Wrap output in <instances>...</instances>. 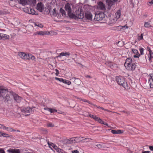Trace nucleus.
Instances as JSON below:
<instances>
[{
	"mask_svg": "<svg viewBox=\"0 0 153 153\" xmlns=\"http://www.w3.org/2000/svg\"><path fill=\"white\" fill-rule=\"evenodd\" d=\"M80 139H82V140H86V142H88V141L89 140V139H86V138H85V139H84V138H83V137H80Z\"/></svg>",
	"mask_w": 153,
	"mask_h": 153,
	"instance_id": "52",
	"label": "nucleus"
},
{
	"mask_svg": "<svg viewBox=\"0 0 153 153\" xmlns=\"http://www.w3.org/2000/svg\"><path fill=\"white\" fill-rule=\"evenodd\" d=\"M125 27H126V28H128V27L126 26H119L116 27V28H117V30H121V29L125 28Z\"/></svg>",
	"mask_w": 153,
	"mask_h": 153,
	"instance_id": "33",
	"label": "nucleus"
},
{
	"mask_svg": "<svg viewBox=\"0 0 153 153\" xmlns=\"http://www.w3.org/2000/svg\"><path fill=\"white\" fill-rule=\"evenodd\" d=\"M8 92L6 89L4 88L3 87H0V97L5 96L6 94L8 93Z\"/></svg>",
	"mask_w": 153,
	"mask_h": 153,
	"instance_id": "8",
	"label": "nucleus"
},
{
	"mask_svg": "<svg viewBox=\"0 0 153 153\" xmlns=\"http://www.w3.org/2000/svg\"><path fill=\"white\" fill-rule=\"evenodd\" d=\"M10 94H11L10 92H9L7 93L6 97V99L7 101L10 100L13 97H11L10 96Z\"/></svg>",
	"mask_w": 153,
	"mask_h": 153,
	"instance_id": "30",
	"label": "nucleus"
},
{
	"mask_svg": "<svg viewBox=\"0 0 153 153\" xmlns=\"http://www.w3.org/2000/svg\"><path fill=\"white\" fill-rule=\"evenodd\" d=\"M50 13L51 16L53 17L57 16L56 12V10L54 9L52 11H50Z\"/></svg>",
	"mask_w": 153,
	"mask_h": 153,
	"instance_id": "19",
	"label": "nucleus"
},
{
	"mask_svg": "<svg viewBox=\"0 0 153 153\" xmlns=\"http://www.w3.org/2000/svg\"><path fill=\"white\" fill-rule=\"evenodd\" d=\"M10 96L11 97H13L14 100L17 102H19L22 99V98L16 94H10Z\"/></svg>",
	"mask_w": 153,
	"mask_h": 153,
	"instance_id": "6",
	"label": "nucleus"
},
{
	"mask_svg": "<svg viewBox=\"0 0 153 153\" xmlns=\"http://www.w3.org/2000/svg\"><path fill=\"white\" fill-rule=\"evenodd\" d=\"M36 3V0H28V4L31 6H34Z\"/></svg>",
	"mask_w": 153,
	"mask_h": 153,
	"instance_id": "23",
	"label": "nucleus"
},
{
	"mask_svg": "<svg viewBox=\"0 0 153 153\" xmlns=\"http://www.w3.org/2000/svg\"><path fill=\"white\" fill-rule=\"evenodd\" d=\"M153 4V0H151L150 1H149L148 3L147 4L149 5H151Z\"/></svg>",
	"mask_w": 153,
	"mask_h": 153,
	"instance_id": "45",
	"label": "nucleus"
},
{
	"mask_svg": "<svg viewBox=\"0 0 153 153\" xmlns=\"http://www.w3.org/2000/svg\"><path fill=\"white\" fill-rule=\"evenodd\" d=\"M2 33H0V40L2 39Z\"/></svg>",
	"mask_w": 153,
	"mask_h": 153,
	"instance_id": "61",
	"label": "nucleus"
},
{
	"mask_svg": "<svg viewBox=\"0 0 153 153\" xmlns=\"http://www.w3.org/2000/svg\"><path fill=\"white\" fill-rule=\"evenodd\" d=\"M60 12L63 16H65V11L62 9H60Z\"/></svg>",
	"mask_w": 153,
	"mask_h": 153,
	"instance_id": "36",
	"label": "nucleus"
},
{
	"mask_svg": "<svg viewBox=\"0 0 153 153\" xmlns=\"http://www.w3.org/2000/svg\"><path fill=\"white\" fill-rule=\"evenodd\" d=\"M24 10L26 13L32 14H35L34 10L33 9H28V8H25L24 9Z\"/></svg>",
	"mask_w": 153,
	"mask_h": 153,
	"instance_id": "14",
	"label": "nucleus"
},
{
	"mask_svg": "<svg viewBox=\"0 0 153 153\" xmlns=\"http://www.w3.org/2000/svg\"><path fill=\"white\" fill-rule=\"evenodd\" d=\"M62 82L68 85H71V81L66 79H63Z\"/></svg>",
	"mask_w": 153,
	"mask_h": 153,
	"instance_id": "32",
	"label": "nucleus"
},
{
	"mask_svg": "<svg viewBox=\"0 0 153 153\" xmlns=\"http://www.w3.org/2000/svg\"><path fill=\"white\" fill-rule=\"evenodd\" d=\"M35 26L42 28L43 27V25L41 23H36L34 24Z\"/></svg>",
	"mask_w": 153,
	"mask_h": 153,
	"instance_id": "35",
	"label": "nucleus"
},
{
	"mask_svg": "<svg viewBox=\"0 0 153 153\" xmlns=\"http://www.w3.org/2000/svg\"><path fill=\"white\" fill-rule=\"evenodd\" d=\"M115 80L118 85L122 86L125 89L127 90L129 89V87L124 77L121 76H116Z\"/></svg>",
	"mask_w": 153,
	"mask_h": 153,
	"instance_id": "1",
	"label": "nucleus"
},
{
	"mask_svg": "<svg viewBox=\"0 0 153 153\" xmlns=\"http://www.w3.org/2000/svg\"><path fill=\"white\" fill-rule=\"evenodd\" d=\"M149 149L151 151H153V146H150Z\"/></svg>",
	"mask_w": 153,
	"mask_h": 153,
	"instance_id": "56",
	"label": "nucleus"
},
{
	"mask_svg": "<svg viewBox=\"0 0 153 153\" xmlns=\"http://www.w3.org/2000/svg\"><path fill=\"white\" fill-rule=\"evenodd\" d=\"M144 27L146 28H148L152 27V25L150 22H145L144 23Z\"/></svg>",
	"mask_w": 153,
	"mask_h": 153,
	"instance_id": "29",
	"label": "nucleus"
},
{
	"mask_svg": "<svg viewBox=\"0 0 153 153\" xmlns=\"http://www.w3.org/2000/svg\"><path fill=\"white\" fill-rule=\"evenodd\" d=\"M76 138L75 137L72 138H71V140L72 143H74L76 142Z\"/></svg>",
	"mask_w": 153,
	"mask_h": 153,
	"instance_id": "40",
	"label": "nucleus"
},
{
	"mask_svg": "<svg viewBox=\"0 0 153 153\" xmlns=\"http://www.w3.org/2000/svg\"><path fill=\"white\" fill-rule=\"evenodd\" d=\"M85 16L87 19L91 20L92 19V15L90 12H87L85 13Z\"/></svg>",
	"mask_w": 153,
	"mask_h": 153,
	"instance_id": "16",
	"label": "nucleus"
},
{
	"mask_svg": "<svg viewBox=\"0 0 153 153\" xmlns=\"http://www.w3.org/2000/svg\"><path fill=\"white\" fill-rule=\"evenodd\" d=\"M149 82L150 85V86L151 88H153V79L152 78L151 76L149 78Z\"/></svg>",
	"mask_w": 153,
	"mask_h": 153,
	"instance_id": "24",
	"label": "nucleus"
},
{
	"mask_svg": "<svg viewBox=\"0 0 153 153\" xmlns=\"http://www.w3.org/2000/svg\"><path fill=\"white\" fill-rule=\"evenodd\" d=\"M117 21V19L115 18H111L109 19V21L108 22V24L110 25H112L116 23Z\"/></svg>",
	"mask_w": 153,
	"mask_h": 153,
	"instance_id": "15",
	"label": "nucleus"
},
{
	"mask_svg": "<svg viewBox=\"0 0 153 153\" xmlns=\"http://www.w3.org/2000/svg\"><path fill=\"white\" fill-rule=\"evenodd\" d=\"M96 107L97 108H100V109H102V110H105V111H108V110H107L106 109H105L104 108H103L102 107H100L99 106H96Z\"/></svg>",
	"mask_w": 153,
	"mask_h": 153,
	"instance_id": "47",
	"label": "nucleus"
},
{
	"mask_svg": "<svg viewBox=\"0 0 153 153\" xmlns=\"http://www.w3.org/2000/svg\"><path fill=\"white\" fill-rule=\"evenodd\" d=\"M72 79L74 80V82L75 84L77 85L79 84L80 80L79 79L74 77Z\"/></svg>",
	"mask_w": 153,
	"mask_h": 153,
	"instance_id": "26",
	"label": "nucleus"
},
{
	"mask_svg": "<svg viewBox=\"0 0 153 153\" xmlns=\"http://www.w3.org/2000/svg\"><path fill=\"white\" fill-rule=\"evenodd\" d=\"M11 153H20V151L19 149H11L8 150Z\"/></svg>",
	"mask_w": 153,
	"mask_h": 153,
	"instance_id": "21",
	"label": "nucleus"
},
{
	"mask_svg": "<svg viewBox=\"0 0 153 153\" xmlns=\"http://www.w3.org/2000/svg\"><path fill=\"white\" fill-rule=\"evenodd\" d=\"M149 54H150V59L152 58L153 57V53L152 51L149 52Z\"/></svg>",
	"mask_w": 153,
	"mask_h": 153,
	"instance_id": "44",
	"label": "nucleus"
},
{
	"mask_svg": "<svg viewBox=\"0 0 153 153\" xmlns=\"http://www.w3.org/2000/svg\"><path fill=\"white\" fill-rule=\"evenodd\" d=\"M45 110H47L49 111L51 113H54L57 112V110L54 108H44Z\"/></svg>",
	"mask_w": 153,
	"mask_h": 153,
	"instance_id": "25",
	"label": "nucleus"
},
{
	"mask_svg": "<svg viewBox=\"0 0 153 153\" xmlns=\"http://www.w3.org/2000/svg\"><path fill=\"white\" fill-rule=\"evenodd\" d=\"M20 4L23 5H25L28 4V0H19Z\"/></svg>",
	"mask_w": 153,
	"mask_h": 153,
	"instance_id": "27",
	"label": "nucleus"
},
{
	"mask_svg": "<svg viewBox=\"0 0 153 153\" xmlns=\"http://www.w3.org/2000/svg\"><path fill=\"white\" fill-rule=\"evenodd\" d=\"M47 126L48 127H52L54 126V125L52 123H49L47 124Z\"/></svg>",
	"mask_w": 153,
	"mask_h": 153,
	"instance_id": "38",
	"label": "nucleus"
},
{
	"mask_svg": "<svg viewBox=\"0 0 153 153\" xmlns=\"http://www.w3.org/2000/svg\"><path fill=\"white\" fill-rule=\"evenodd\" d=\"M105 17L104 14L103 13L101 12L98 14H96L95 16V19L97 21L102 20Z\"/></svg>",
	"mask_w": 153,
	"mask_h": 153,
	"instance_id": "4",
	"label": "nucleus"
},
{
	"mask_svg": "<svg viewBox=\"0 0 153 153\" xmlns=\"http://www.w3.org/2000/svg\"><path fill=\"white\" fill-rule=\"evenodd\" d=\"M96 146L98 148H100L101 146L100 145V144H98Z\"/></svg>",
	"mask_w": 153,
	"mask_h": 153,
	"instance_id": "60",
	"label": "nucleus"
},
{
	"mask_svg": "<svg viewBox=\"0 0 153 153\" xmlns=\"http://www.w3.org/2000/svg\"><path fill=\"white\" fill-rule=\"evenodd\" d=\"M2 134L3 135H2V136H3V137H9V135L6 133H4L2 132Z\"/></svg>",
	"mask_w": 153,
	"mask_h": 153,
	"instance_id": "46",
	"label": "nucleus"
},
{
	"mask_svg": "<svg viewBox=\"0 0 153 153\" xmlns=\"http://www.w3.org/2000/svg\"><path fill=\"white\" fill-rule=\"evenodd\" d=\"M143 33H142L140 36H138L137 37V39L138 40H140L143 39Z\"/></svg>",
	"mask_w": 153,
	"mask_h": 153,
	"instance_id": "37",
	"label": "nucleus"
},
{
	"mask_svg": "<svg viewBox=\"0 0 153 153\" xmlns=\"http://www.w3.org/2000/svg\"><path fill=\"white\" fill-rule=\"evenodd\" d=\"M4 127H5V126H4V125H3L1 124H0V128L2 129L3 130H5V129H4V128H3Z\"/></svg>",
	"mask_w": 153,
	"mask_h": 153,
	"instance_id": "53",
	"label": "nucleus"
},
{
	"mask_svg": "<svg viewBox=\"0 0 153 153\" xmlns=\"http://www.w3.org/2000/svg\"><path fill=\"white\" fill-rule=\"evenodd\" d=\"M2 132H1V131H0V137L2 136V135H3Z\"/></svg>",
	"mask_w": 153,
	"mask_h": 153,
	"instance_id": "63",
	"label": "nucleus"
},
{
	"mask_svg": "<svg viewBox=\"0 0 153 153\" xmlns=\"http://www.w3.org/2000/svg\"><path fill=\"white\" fill-rule=\"evenodd\" d=\"M51 32H49L47 31H37L35 32L33 35L36 36V35H41V36H44L46 35H49L50 34H51Z\"/></svg>",
	"mask_w": 153,
	"mask_h": 153,
	"instance_id": "3",
	"label": "nucleus"
},
{
	"mask_svg": "<svg viewBox=\"0 0 153 153\" xmlns=\"http://www.w3.org/2000/svg\"><path fill=\"white\" fill-rule=\"evenodd\" d=\"M70 54L66 52H62L60 53L59 55L58 56V57H61L62 56H69Z\"/></svg>",
	"mask_w": 153,
	"mask_h": 153,
	"instance_id": "22",
	"label": "nucleus"
},
{
	"mask_svg": "<svg viewBox=\"0 0 153 153\" xmlns=\"http://www.w3.org/2000/svg\"><path fill=\"white\" fill-rule=\"evenodd\" d=\"M124 65L126 69L130 71L134 70L136 66L135 64L132 62L131 58H130L126 59Z\"/></svg>",
	"mask_w": 153,
	"mask_h": 153,
	"instance_id": "2",
	"label": "nucleus"
},
{
	"mask_svg": "<svg viewBox=\"0 0 153 153\" xmlns=\"http://www.w3.org/2000/svg\"><path fill=\"white\" fill-rule=\"evenodd\" d=\"M132 52L134 54H136V55L134 56V58H138L139 57L140 55L139 53L138 52V51L137 50L134 49H131Z\"/></svg>",
	"mask_w": 153,
	"mask_h": 153,
	"instance_id": "17",
	"label": "nucleus"
},
{
	"mask_svg": "<svg viewBox=\"0 0 153 153\" xmlns=\"http://www.w3.org/2000/svg\"><path fill=\"white\" fill-rule=\"evenodd\" d=\"M96 121H98L99 123L101 124L103 123V121L101 120L100 118L98 117V119H97Z\"/></svg>",
	"mask_w": 153,
	"mask_h": 153,
	"instance_id": "42",
	"label": "nucleus"
},
{
	"mask_svg": "<svg viewBox=\"0 0 153 153\" xmlns=\"http://www.w3.org/2000/svg\"><path fill=\"white\" fill-rule=\"evenodd\" d=\"M78 13H76L75 16L79 19H83L84 16V13L82 11H78Z\"/></svg>",
	"mask_w": 153,
	"mask_h": 153,
	"instance_id": "12",
	"label": "nucleus"
},
{
	"mask_svg": "<svg viewBox=\"0 0 153 153\" xmlns=\"http://www.w3.org/2000/svg\"><path fill=\"white\" fill-rule=\"evenodd\" d=\"M114 4V3L113 1L110 2V3L109 4V5H110L111 4V5L113 4Z\"/></svg>",
	"mask_w": 153,
	"mask_h": 153,
	"instance_id": "58",
	"label": "nucleus"
},
{
	"mask_svg": "<svg viewBox=\"0 0 153 153\" xmlns=\"http://www.w3.org/2000/svg\"><path fill=\"white\" fill-rule=\"evenodd\" d=\"M66 142L68 144H71L72 143L71 140V139H68L66 140Z\"/></svg>",
	"mask_w": 153,
	"mask_h": 153,
	"instance_id": "48",
	"label": "nucleus"
},
{
	"mask_svg": "<svg viewBox=\"0 0 153 153\" xmlns=\"http://www.w3.org/2000/svg\"><path fill=\"white\" fill-rule=\"evenodd\" d=\"M65 9L66 11L68 12V14L69 16H70L71 13V10L70 4L68 3L65 4Z\"/></svg>",
	"mask_w": 153,
	"mask_h": 153,
	"instance_id": "9",
	"label": "nucleus"
},
{
	"mask_svg": "<svg viewBox=\"0 0 153 153\" xmlns=\"http://www.w3.org/2000/svg\"><path fill=\"white\" fill-rule=\"evenodd\" d=\"M117 134H120L123 133V131L120 130H117Z\"/></svg>",
	"mask_w": 153,
	"mask_h": 153,
	"instance_id": "49",
	"label": "nucleus"
},
{
	"mask_svg": "<svg viewBox=\"0 0 153 153\" xmlns=\"http://www.w3.org/2000/svg\"><path fill=\"white\" fill-rule=\"evenodd\" d=\"M85 77L86 78H91V77L89 75H86L85 76Z\"/></svg>",
	"mask_w": 153,
	"mask_h": 153,
	"instance_id": "62",
	"label": "nucleus"
},
{
	"mask_svg": "<svg viewBox=\"0 0 153 153\" xmlns=\"http://www.w3.org/2000/svg\"><path fill=\"white\" fill-rule=\"evenodd\" d=\"M37 9L40 12H42L44 9V6L42 3H38L36 7Z\"/></svg>",
	"mask_w": 153,
	"mask_h": 153,
	"instance_id": "10",
	"label": "nucleus"
},
{
	"mask_svg": "<svg viewBox=\"0 0 153 153\" xmlns=\"http://www.w3.org/2000/svg\"><path fill=\"white\" fill-rule=\"evenodd\" d=\"M51 146L53 148L56 150V151L59 153H63V150L58 148L56 145L52 143Z\"/></svg>",
	"mask_w": 153,
	"mask_h": 153,
	"instance_id": "11",
	"label": "nucleus"
},
{
	"mask_svg": "<svg viewBox=\"0 0 153 153\" xmlns=\"http://www.w3.org/2000/svg\"><path fill=\"white\" fill-rule=\"evenodd\" d=\"M121 12L120 10H119L116 13L115 15V18L117 20L120 18L121 15Z\"/></svg>",
	"mask_w": 153,
	"mask_h": 153,
	"instance_id": "20",
	"label": "nucleus"
},
{
	"mask_svg": "<svg viewBox=\"0 0 153 153\" xmlns=\"http://www.w3.org/2000/svg\"><path fill=\"white\" fill-rule=\"evenodd\" d=\"M9 38V36L8 35L2 33V39L5 40Z\"/></svg>",
	"mask_w": 153,
	"mask_h": 153,
	"instance_id": "31",
	"label": "nucleus"
},
{
	"mask_svg": "<svg viewBox=\"0 0 153 153\" xmlns=\"http://www.w3.org/2000/svg\"><path fill=\"white\" fill-rule=\"evenodd\" d=\"M142 153H150V152L149 151H143Z\"/></svg>",
	"mask_w": 153,
	"mask_h": 153,
	"instance_id": "55",
	"label": "nucleus"
},
{
	"mask_svg": "<svg viewBox=\"0 0 153 153\" xmlns=\"http://www.w3.org/2000/svg\"><path fill=\"white\" fill-rule=\"evenodd\" d=\"M139 50L141 54L142 55H143L144 54V49L143 48H140Z\"/></svg>",
	"mask_w": 153,
	"mask_h": 153,
	"instance_id": "41",
	"label": "nucleus"
},
{
	"mask_svg": "<svg viewBox=\"0 0 153 153\" xmlns=\"http://www.w3.org/2000/svg\"><path fill=\"white\" fill-rule=\"evenodd\" d=\"M97 8L98 9L103 11L105 9V5L101 1H100L98 3Z\"/></svg>",
	"mask_w": 153,
	"mask_h": 153,
	"instance_id": "7",
	"label": "nucleus"
},
{
	"mask_svg": "<svg viewBox=\"0 0 153 153\" xmlns=\"http://www.w3.org/2000/svg\"><path fill=\"white\" fill-rule=\"evenodd\" d=\"M89 116L91 118H93L95 120H97V119H98V117L95 115L91 114H90L89 115Z\"/></svg>",
	"mask_w": 153,
	"mask_h": 153,
	"instance_id": "34",
	"label": "nucleus"
},
{
	"mask_svg": "<svg viewBox=\"0 0 153 153\" xmlns=\"http://www.w3.org/2000/svg\"><path fill=\"white\" fill-rule=\"evenodd\" d=\"M130 129L133 131L136 134H137V129L135 128H132V129Z\"/></svg>",
	"mask_w": 153,
	"mask_h": 153,
	"instance_id": "39",
	"label": "nucleus"
},
{
	"mask_svg": "<svg viewBox=\"0 0 153 153\" xmlns=\"http://www.w3.org/2000/svg\"><path fill=\"white\" fill-rule=\"evenodd\" d=\"M55 70L56 72V76H58V74H59V71L57 69H56Z\"/></svg>",
	"mask_w": 153,
	"mask_h": 153,
	"instance_id": "50",
	"label": "nucleus"
},
{
	"mask_svg": "<svg viewBox=\"0 0 153 153\" xmlns=\"http://www.w3.org/2000/svg\"><path fill=\"white\" fill-rule=\"evenodd\" d=\"M55 79L56 80H58L60 82H62L63 81V79L62 78H58L56 77L55 78Z\"/></svg>",
	"mask_w": 153,
	"mask_h": 153,
	"instance_id": "43",
	"label": "nucleus"
},
{
	"mask_svg": "<svg viewBox=\"0 0 153 153\" xmlns=\"http://www.w3.org/2000/svg\"><path fill=\"white\" fill-rule=\"evenodd\" d=\"M111 133L113 134H117V131L115 130H112L111 131Z\"/></svg>",
	"mask_w": 153,
	"mask_h": 153,
	"instance_id": "51",
	"label": "nucleus"
},
{
	"mask_svg": "<svg viewBox=\"0 0 153 153\" xmlns=\"http://www.w3.org/2000/svg\"><path fill=\"white\" fill-rule=\"evenodd\" d=\"M147 50L149 51V52L151 51H152L151 50L150 48L149 47H147Z\"/></svg>",
	"mask_w": 153,
	"mask_h": 153,
	"instance_id": "57",
	"label": "nucleus"
},
{
	"mask_svg": "<svg viewBox=\"0 0 153 153\" xmlns=\"http://www.w3.org/2000/svg\"><path fill=\"white\" fill-rule=\"evenodd\" d=\"M5 130H7L8 131L10 132H14L16 130L10 127H3Z\"/></svg>",
	"mask_w": 153,
	"mask_h": 153,
	"instance_id": "28",
	"label": "nucleus"
},
{
	"mask_svg": "<svg viewBox=\"0 0 153 153\" xmlns=\"http://www.w3.org/2000/svg\"><path fill=\"white\" fill-rule=\"evenodd\" d=\"M21 111L23 113H26V115H29L30 113H32L33 111L32 109L30 107L23 108L21 109Z\"/></svg>",
	"mask_w": 153,
	"mask_h": 153,
	"instance_id": "5",
	"label": "nucleus"
},
{
	"mask_svg": "<svg viewBox=\"0 0 153 153\" xmlns=\"http://www.w3.org/2000/svg\"><path fill=\"white\" fill-rule=\"evenodd\" d=\"M31 59L32 60L36 61V58L35 56L33 55L28 54L27 55L26 60Z\"/></svg>",
	"mask_w": 153,
	"mask_h": 153,
	"instance_id": "18",
	"label": "nucleus"
},
{
	"mask_svg": "<svg viewBox=\"0 0 153 153\" xmlns=\"http://www.w3.org/2000/svg\"><path fill=\"white\" fill-rule=\"evenodd\" d=\"M1 151V153H5L4 151L3 150H2Z\"/></svg>",
	"mask_w": 153,
	"mask_h": 153,
	"instance_id": "64",
	"label": "nucleus"
},
{
	"mask_svg": "<svg viewBox=\"0 0 153 153\" xmlns=\"http://www.w3.org/2000/svg\"><path fill=\"white\" fill-rule=\"evenodd\" d=\"M72 153H79L77 150H75L72 151Z\"/></svg>",
	"mask_w": 153,
	"mask_h": 153,
	"instance_id": "54",
	"label": "nucleus"
},
{
	"mask_svg": "<svg viewBox=\"0 0 153 153\" xmlns=\"http://www.w3.org/2000/svg\"><path fill=\"white\" fill-rule=\"evenodd\" d=\"M18 55L22 59L26 60L27 55L25 53L21 52H19L18 53Z\"/></svg>",
	"mask_w": 153,
	"mask_h": 153,
	"instance_id": "13",
	"label": "nucleus"
},
{
	"mask_svg": "<svg viewBox=\"0 0 153 153\" xmlns=\"http://www.w3.org/2000/svg\"><path fill=\"white\" fill-rule=\"evenodd\" d=\"M82 101H84L85 102H88V101H87V100L85 99H82Z\"/></svg>",
	"mask_w": 153,
	"mask_h": 153,
	"instance_id": "59",
	"label": "nucleus"
}]
</instances>
